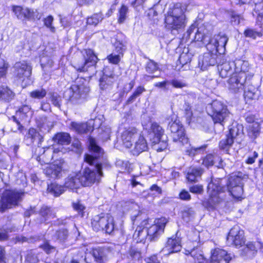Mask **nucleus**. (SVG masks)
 Listing matches in <instances>:
<instances>
[{
	"instance_id": "28",
	"label": "nucleus",
	"mask_w": 263,
	"mask_h": 263,
	"mask_svg": "<svg viewBox=\"0 0 263 263\" xmlns=\"http://www.w3.org/2000/svg\"><path fill=\"white\" fill-rule=\"evenodd\" d=\"M191 58L187 53L182 52L181 53L176 61L175 69L180 70L184 66L190 64Z\"/></svg>"
},
{
	"instance_id": "17",
	"label": "nucleus",
	"mask_w": 263,
	"mask_h": 263,
	"mask_svg": "<svg viewBox=\"0 0 263 263\" xmlns=\"http://www.w3.org/2000/svg\"><path fill=\"white\" fill-rule=\"evenodd\" d=\"M165 226L164 219H158L157 222L149 227V241H157L161 234L163 232Z\"/></svg>"
},
{
	"instance_id": "38",
	"label": "nucleus",
	"mask_w": 263,
	"mask_h": 263,
	"mask_svg": "<svg viewBox=\"0 0 263 263\" xmlns=\"http://www.w3.org/2000/svg\"><path fill=\"white\" fill-rule=\"evenodd\" d=\"M233 139L231 137L226 135L225 138L222 139L219 142V147L228 152L234 143Z\"/></svg>"
},
{
	"instance_id": "45",
	"label": "nucleus",
	"mask_w": 263,
	"mask_h": 263,
	"mask_svg": "<svg viewBox=\"0 0 263 263\" xmlns=\"http://www.w3.org/2000/svg\"><path fill=\"white\" fill-rule=\"evenodd\" d=\"M55 237L61 242L65 241L68 237V232L67 229H61L57 231Z\"/></svg>"
},
{
	"instance_id": "58",
	"label": "nucleus",
	"mask_w": 263,
	"mask_h": 263,
	"mask_svg": "<svg viewBox=\"0 0 263 263\" xmlns=\"http://www.w3.org/2000/svg\"><path fill=\"white\" fill-rule=\"evenodd\" d=\"M214 124L219 123L223 125L225 118L224 116H211Z\"/></svg>"
},
{
	"instance_id": "32",
	"label": "nucleus",
	"mask_w": 263,
	"mask_h": 263,
	"mask_svg": "<svg viewBox=\"0 0 263 263\" xmlns=\"http://www.w3.org/2000/svg\"><path fill=\"white\" fill-rule=\"evenodd\" d=\"M40 214L43 217L42 222H45L55 217V214L47 206H43L40 210Z\"/></svg>"
},
{
	"instance_id": "14",
	"label": "nucleus",
	"mask_w": 263,
	"mask_h": 263,
	"mask_svg": "<svg viewBox=\"0 0 263 263\" xmlns=\"http://www.w3.org/2000/svg\"><path fill=\"white\" fill-rule=\"evenodd\" d=\"M14 68L15 69L14 74L20 81L23 82L25 79L28 80L31 76L32 68L29 64L25 61L16 63Z\"/></svg>"
},
{
	"instance_id": "20",
	"label": "nucleus",
	"mask_w": 263,
	"mask_h": 263,
	"mask_svg": "<svg viewBox=\"0 0 263 263\" xmlns=\"http://www.w3.org/2000/svg\"><path fill=\"white\" fill-rule=\"evenodd\" d=\"M210 108L213 115H227L230 113L227 106L224 103L216 100L211 102Z\"/></svg>"
},
{
	"instance_id": "50",
	"label": "nucleus",
	"mask_w": 263,
	"mask_h": 263,
	"mask_svg": "<svg viewBox=\"0 0 263 263\" xmlns=\"http://www.w3.org/2000/svg\"><path fill=\"white\" fill-rule=\"evenodd\" d=\"M217 158V157H214L212 155H209L206 156V157L203 159V164L206 166H212L214 164V161Z\"/></svg>"
},
{
	"instance_id": "11",
	"label": "nucleus",
	"mask_w": 263,
	"mask_h": 263,
	"mask_svg": "<svg viewBox=\"0 0 263 263\" xmlns=\"http://www.w3.org/2000/svg\"><path fill=\"white\" fill-rule=\"evenodd\" d=\"M12 11L18 19L21 20H40L41 15L36 10L23 7L20 6H14Z\"/></svg>"
},
{
	"instance_id": "59",
	"label": "nucleus",
	"mask_w": 263,
	"mask_h": 263,
	"mask_svg": "<svg viewBox=\"0 0 263 263\" xmlns=\"http://www.w3.org/2000/svg\"><path fill=\"white\" fill-rule=\"evenodd\" d=\"M18 112L22 115L29 114L32 115V111L30 110V108L29 106L24 105L18 109Z\"/></svg>"
},
{
	"instance_id": "64",
	"label": "nucleus",
	"mask_w": 263,
	"mask_h": 263,
	"mask_svg": "<svg viewBox=\"0 0 263 263\" xmlns=\"http://www.w3.org/2000/svg\"><path fill=\"white\" fill-rule=\"evenodd\" d=\"M180 199L182 200H188L191 199V195L189 193L185 190H183L179 194Z\"/></svg>"
},
{
	"instance_id": "24",
	"label": "nucleus",
	"mask_w": 263,
	"mask_h": 263,
	"mask_svg": "<svg viewBox=\"0 0 263 263\" xmlns=\"http://www.w3.org/2000/svg\"><path fill=\"white\" fill-rule=\"evenodd\" d=\"M80 176L78 174H70L66 179L64 184L65 188L70 190L76 189L81 184Z\"/></svg>"
},
{
	"instance_id": "30",
	"label": "nucleus",
	"mask_w": 263,
	"mask_h": 263,
	"mask_svg": "<svg viewBox=\"0 0 263 263\" xmlns=\"http://www.w3.org/2000/svg\"><path fill=\"white\" fill-rule=\"evenodd\" d=\"M243 127L241 125L233 124L229 129V133L227 136L231 137L233 140L237 138L238 136L242 135Z\"/></svg>"
},
{
	"instance_id": "9",
	"label": "nucleus",
	"mask_w": 263,
	"mask_h": 263,
	"mask_svg": "<svg viewBox=\"0 0 263 263\" xmlns=\"http://www.w3.org/2000/svg\"><path fill=\"white\" fill-rule=\"evenodd\" d=\"M168 127L174 141H179L182 143L187 142V139L185 137L184 129L177 117L174 119H172L169 122Z\"/></svg>"
},
{
	"instance_id": "1",
	"label": "nucleus",
	"mask_w": 263,
	"mask_h": 263,
	"mask_svg": "<svg viewBox=\"0 0 263 263\" xmlns=\"http://www.w3.org/2000/svg\"><path fill=\"white\" fill-rule=\"evenodd\" d=\"M89 142V148L94 153V155H85L84 161L89 166L83 170L80 176L81 185L84 186H90L95 183L100 182L103 176L102 162L100 159L103 155V150L97 144L95 139L90 138Z\"/></svg>"
},
{
	"instance_id": "49",
	"label": "nucleus",
	"mask_w": 263,
	"mask_h": 263,
	"mask_svg": "<svg viewBox=\"0 0 263 263\" xmlns=\"http://www.w3.org/2000/svg\"><path fill=\"white\" fill-rule=\"evenodd\" d=\"M230 18L231 23L238 25L240 23V15L237 14L234 10L230 11Z\"/></svg>"
},
{
	"instance_id": "36",
	"label": "nucleus",
	"mask_w": 263,
	"mask_h": 263,
	"mask_svg": "<svg viewBox=\"0 0 263 263\" xmlns=\"http://www.w3.org/2000/svg\"><path fill=\"white\" fill-rule=\"evenodd\" d=\"M65 187L56 183H51L48 186V191L55 196H59L65 191Z\"/></svg>"
},
{
	"instance_id": "15",
	"label": "nucleus",
	"mask_w": 263,
	"mask_h": 263,
	"mask_svg": "<svg viewBox=\"0 0 263 263\" xmlns=\"http://www.w3.org/2000/svg\"><path fill=\"white\" fill-rule=\"evenodd\" d=\"M243 246L240 250V255L246 258H252L255 256L257 250L262 248V244L259 241L248 242Z\"/></svg>"
},
{
	"instance_id": "34",
	"label": "nucleus",
	"mask_w": 263,
	"mask_h": 263,
	"mask_svg": "<svg viewBox=\"0 0 263 263\" xmlns=\"http://www.w3.org/2000/svg\"><path fill=\"white\" fill-rule=\"evenodd\" d=\"M260 134V125L258 123H253L249 127L248 135L253 140H255Z\"/></svg>"
},
{
	"instance_id": "55",
	"label": "nucleus",
	"mask_w": 263,
	"mask_h": 263,
	"mask_svg": "<svg viewBox=\"0 0 263 263\" xmlns=\"http://www.w3.org/2000/svg\"><path fill=\"white\" fill-rule=\"evenodd\" d=\"M61 100V97L57 93H53L51 95V101L54 106L59 107L60 106V103Z\"/></svg>"
},
{
	"instance_id": "48",
	"label": "nucleus",
	"mask_w": 263,
	"mask_h": 263,
	"mask_svg": "<svg viewBox=\"0 0 263 263\" xmlns=\"http://www.w3.org/2000/svg\"><path fill=\"white\" fill-rule=\"evenodd\" d=\"M53 21V18L52 16L49 15L44 20V24L45 26L49 28L51 32H54L55 31V28L52 25Z\"/></svg>"
},
{
	"instance_id": "47",
	"label": "nucleus",
	"mask_w": 263,
	"mask_h": 263,
	"mask_svg": "<svg viewBox=\"0 0 263 263\" xmlns=\"http://www.w3.org/2000/svg\"><path fill=\"white\" fill-rule=\"evenodd\" d=\"M195 214L194 210L191 208H186L182 211L183 219L187 221L190 220V218L192 217Z\"/></svg>"
},
{
	"instance_id": "29",
	"label": "nucleus",
	"mask_w": 263,
	"mask_h": 263,
	"mask_svg": "<svg viewBox=\"0 0 263 263\" xmlns=\"http://www.w3.org/2000/svg\"><path fill=\"white\" fill-rule=\"evenodd\" d=\"M14 96V93L8 87L0 85V99L9 101Z\"/></svg>"
},
{
	"instance_id": "12",
	"label": "nucleus",
	"mask_w": 263,
	"mask_h": 263,
	"mask_svg": "<svg viewBox=\"0 0 263 263\" xmlns=\"http://www.w3.org/2000/svg\"><path fill=\"white\" fill-rule=\"evenodd\" d=\"M85 53L86 55L84 57V60L74 66L76 70L79 72L86 71L89 67L94 66L97 63L98 58L92 50H86Z\"/></svg>"
},
{
	"instance_id": "40",
	"label": "nucleus",
	"mask_w": 263,
	"mask_h": 263,
	"mask_svg": "<svg viewBox=\"0 0 263 263\" xmlns=\"http://www.w3.org/2000/svg\"><path fill=\"white\" fill-rule=\"evenodd\" d=\"M243 184L241 185H238L236 187V188L233 187V189L228 190V191L234 198L239 199L242 198V196L243 195Z\"/></svg>"
},
{
	"instance_id": "27",
	"label": "nucleus",
	"mask_w": 263,
	"mask_h": 263,
	"mask_svg": "<svg viewBox=\"0 0 263 263\" xmlns=\"http://www.w3.org/2000/svg\"><path fill=\"white\" fill-rule=\"evenodd\" d=\"M202 173L203 170L200 167L191 166L187 170L186 178L189 181L195 182L197 178L200 177Z\"/></svg>"
},
{
	"instance_id": "52",
	"label": "nucleus",
	"mask_w": 263,
	"mask_h": 263,
	"mask_svg": "<svg viewBox=\"0 0 263 263\" xmlns=\"http://www.w3.org/2000/svg\"><path fill=\"white\" fill-rule=\"evenodd\" d=\"M170 84L173 87L176 88H182L187 86L185 83L177 79L172 80L170 82Z\"/></svg>"
},
{
	"instance_id": "3",
	"label": "nucleus",
	"mask_w": 263,
	"mask_h": 263,
	"mask_svg": "<svg viewBox=\"0 0 263 263\" xmlns=\"http://www.w3.org/2000/svg\"><path fill=\"white\" fill-rule=\"evenodd\" d=\"M186 11V7L181 3H176L169 8L164 20L166 29L172 32L184 30L187 23Z\"/></svg>"
},
{
	"instance_id": "44",
	"label": "nucleus",
	"mask_w": 263,
	"mask_h": 263,
	"mask_svg": "<svg viewBox=\"0 0 263 263\" xmlns=\"http://www.w3.org/2000/svg\"><path fill=\"white\" fill-rule=\"evenodd\" d=\"M47 91L45 89L41 88L34 90L30 92V97L34 99H41L46 95Z\"/></svg>"
},
{
	"instance_id": "8",
	"label": "nucleus",
	"mask_w": 263,
	"mask_h": 263,
	"mask_svg": "<svg viewBox=\"0 0 263 263\" xmlns=\"http://www.w3.org/2000/svg\"><path fill=\"white\" fill-rule=\"evenodd\" d=\"M23 193L16 190H6L3 194L1 202L3 210L18 205L22 200Z\"/></svg>"
},
{
	"instance_id": "2",
	"label": "nucleus",
	"mask_w": 263,
	"mask_h": 263,
	"mask_svg": "<svg viewBox=\"0 0 263 263\" xmlns=\"http://www.w3.org/2000/svg\"><path fill=\"white\" fill-rule=\"evenodd\" d=\"M254 76L248 62L238 60L235 63L234 71L227 80L228 90L234 94L244 91L246 87L250 85Z\"/></svg>"
},
{
	"instance_id": "46",
	"label": "nucleus",
	"mask_w": 263,
	"mask_h": 263,
	"mask_svg": "<svg viewBox=\"0 0 263 263\" xmlns=\"http://www.w3.org/2000/svg\"><path fill=\"white\" fill-rule=\"evenodd\" d=\"M206 147V145H204L199 147H191L186 151V153L189 156L194 157L196 154L201 153L203 152Z\"/></svg>"
},
{
	"instance_id": "39",
	"label": "nucleus",
	"mask_w": 263,
	"mask_h": 263,
	"mask_svg": "<svg viewBox=\"0 0 263 263\" xmlns=\"http://www.w3.org/2000/svg\"><path fill=\"white\" fill-rule=\"evenodd\" d=\"M128 12V7L122 5L118 10V22L120 24L123 23L127 17V13Z\"/></svg>"
},
{
	"instance_id": "7",
	"label": "nucleus",
	"mask_w": 263,
	"mask_h": 263,
	"mask_svg": "<svg viewBox=\"0 0 263 263\" xmlns=\"http://www.w3.org/2000/svg\"><path fill=\"white\" fill-rule=\"evenodd\" d=\"M94 230L105 231L106 233L111 234L115 228L113 217L109 214H103L96 215L91 222Z\"/></svg>"
},
{
	"instance_id": "43",
	"label": "nucleus",
	"mask_w": 263,
	"mask_h": 263,
	"mask_svg": "<svg viewBox=\"0 0 263 263\" xmlns=\"http://www.w3.org/2000/svg\"><path fill=\"white\" fill-rule=\"evenodd\" d=\"M103 19V14L101 13H95L87 18V23L88 25L96 26Z\"/></svg>"
},
{
	"instance_id": "57",
	"label": "nucleus",
	"mask_w": 263,
	"mask_h": 263,
	"mask_svg": "<svg viewBox=\"0 0 263 263\" xmlns=\"http://www.w3.org/2000/svg\"><path fill=\"white\" fill-rule=\"evenodd\" d=\"M129 254L133 258L138 259L141 257V253L137 249L131 248L129 251Z\"/></svg>"
},
{
	"instance_id": "33",
	"label": "nucleus",
	"mask_w": 263,
	"mask_h": 263,
	"mask_svg": "<svg viewBox=\"0 0 263 263\" xmlns=\"http://www.w3.org/2000/svg\"><path fill=\"white\" fill-rule=\"evenodd\" d=\"M70 126L72 129L79 134L86 133L90 128V127L85 123H78L73 122L71 123Z\"/></svg>"
},
{
	"instance_id": "4",
	"label": "nucleus",
	"mask_w": 263,
	"mask_h": 263,
	"mask_svg": "<svg viewBox=\"0 0 263 263\" xmlns=\"http://www.w3.org/2000/svg\"><path fill=\"white\" fill-rule=\"evenodd\" d=\"M220 185V179L212 180L208 184V192L209 194V198L203 201L202 204L209 211L215 210L221 201L218 194L224 192L226 187Z\"/></svg>"
},
{
	"instance_id": "18",
	"label": "nucleus",
	"mask_w": 263,
	"mask_h": 263,
	"mask_svg": "<svg viewBox=\"0 0 263 263\" xmlns=\"http://www.w3.org/2000/svg\"><path fill=\"white\" fill-rule=\"evenodd\" d=\"M90 254L93 256L96 263H107L110 251L105 248L96 247L92 249Z\"/></svg>"
},
{
	"instance_id": "26",
	"label": "nucleus",
	"mask_w": 263,
	"mask_h": 263,
	"mask_svg": "<svg viewBox=\"0 0 263 263\" xmlns=\"http://www.w3.org/2000/svg\"><path fill=\"white\" fill-rule=\"evenodd\" d=\"M181 248L180 240L179 238H169L166 242L165 249L172 253L180 251Z\"/></svg>"
},
{
	"instance_id": "62",
	"label": "nucleus",
	"mask_w": 263,
	"mask_h": 263,
	"mask_svg": "<svg viewBox=\"0 0 263 263\" xmlns=\"http://www.w3.org/2000/svg\"><path fill=\"white\" fill-rule=\"evenodd\" d=\"M149 72H153L158 69V66L153 60L149 59Z\"/></svg>"
},
{
	"instance_id": "5",
	"label": "nucleus",
	"mask_w": 263,
	"mask_h": 263,
	"mask_svg": "<svg viewBox=\"0 0 263 263\" xmlns=\"http://www.w3.org/2000/svg\"><path fill=\"white\" fill-rule=\"evenodd\" d=\"M149 138L152 148L157 152H162L167 147V137L164 135V130L157 123L152 124L149 132Z\"/></svg>"
},
{
	"instance_id": "22",
	"label": "nucleus",
	"mask_w": 263,
	"mask_h": 263,
	"mask_svg": "<svg viewBox=\"0 0 263 263\" xmlns=\"http://www.w3.org/2000/svg\"><path fill=\"white\" fill-rule=\"evenodd\" d=\"M245 175L240 172L232 174L229 178L227 183V190L233 189L238 185L243 184V179Z\"/></svg>"
},
{
	"instance_id": "6",
	"label": "nucleus",
	"mask_w": 263,
	"mask_h": 263,
	"mask_svg": "<svg viewBox=\"0 0 263 263\" xmlns=\"http://www.w3.org/2000/svg\"><path fill=\"white\" fill-rule=\"evenodd\" d=\"M89 87L84 84H74L67 89L64 97L73 104L80 103L89 92Z\"/></svg>"
},
{
	"instance_id": "54",
	"label": "nucleus",
	"mask_w": 263,
	"mask_h": 263,
	"mask_svg": "<svg viewBox=\"0 0 263 263\" xmlns=\"http://www.w3.org/2000/svg\"><path fill=\"white\" fill-rule=\"evenodd\" d=\"M107 59L109 63L117 64L120 61V54L118 53V55L111 53L107 56Z\"/></svg>"
},
{
	"instance_id": "42",
	"label": "nucleus",
	"mask_w": 263,
	"mask_h": 263,
	"mask_svg": "<svg viewBox=\"0 0 263 263\" xmlns=\"http://www.w3.org/2000/svg\"><path fill=\"white\" fill-rule=\"evenodd\" d=\"M40 63L41 67L44 70H48V69L51 68L53 62L50 57L48 56L42 55L40 59Z\"/></svg>"
},
{
	"instance_id": "63",
	"label": "nucleus",
	"mask_w": 263,
	"mask_h": 263,
	"mask_svg": "<svg viewBox=\"0 0 263 263\" xmlns=\"http://www.w3.org/2000/svg\"><path fill=\"white\" fill-rule=\"evenodd\" d=\"M6 251L5 248L0 246V263H6Z\"/></svg>"
},
{
	"instance_id": "13",
	"label": "nucleus",
	"mask_w": 263,
	"mask_h": 263,
	"mask_svg": "<svg viewBox=\"0 0 263 263\" xmlns=\"http://www.w3.org/2000/svg\"><path fill=\"white\" fill-rule=\"evenodd\" d=\"M227 240L237 248L242 247L245 243L243 231L238 226H234L229 233Z\"/></svg>"
},
{
	"instance_id": "21",
	"label": "nucleus",
	"mask_w": 263,
	"mask_h": 263,
	"mask_svg": "<svg viewBox=\"0 0 263 263\" xmlns=\"http://www.w3.org/2000/svg\"><path fill=\"white\" fill-rule=\"evenodd\" d=\"M62 166L60 164H51L44 169L46 175L51 179L60 178L62 176Z\"/></svg>"
},
{
	"instance_id": "53",
	"label": "nucleus",
	"mask_w": 263,
	"mask_h": 263,
	"mask_svg": "<svg viewBox=\"0 0 263 263\" xmlns=\"http://www.w3.org/2000/svg\"><path fill=\"white\" fill-rule=\"evenodd\" d=\"M8 68V64L5 60L0 58V79L5 76Z\"/></svg>"
},
{
	"instance_id": "60",
	"label": "nucleus",
	"mask_w": 263,
	"mask_h": 263,
	"mask_svg": "<svg viewBox=\"0 0 263 263\" xmlns=\"http://www.w3.org/2000/svg\"><path fill=\"white\" fill-rule=\"evenodd\" d=\"M151 192H153V195L157 196L162 193L161 189L156 184H153L150 188Z\"/></svg>"
},
{
	"instance_id": "10",
	"label": "nucleus",
	"mask_w": 263,
	"mask_h": 263,
	"mask_svg": "<svg viewBox=\"0 0 263 263\" xmlns=\"http://www.w3.org/2000/svg\"><path fill=\"white\" fill-rule=\"evenodd\" d=\"M229 38L226 34L219 32L214 34L209 40V44L214 46L216 54L224 57L223 54L226 51V46L228 42Z\"/></svg>"
},
{
	"instance_id": "16",
	"label": "nucleus",
	"mask_w": 263,
	"mask_h": 263,
	"mask_svg": "<svg viewBox=\"0 0 263 263\" xmlns=\"http://www.w3.org/2000/svg\"><path fill=\"white\" fill-rule=\"evenodd\" d=\"M231 258L226 250L217 248L211 251L210 263H229Z\"/></svg>"
},
{
	"instance_id": "41",
	"label": "nucleus",
	"mask_w": 263,
	"mask_h": 263,
	"mask_svg": "<svg viewBox=\"0 0 263 263\" xmlns=\"http://www.w3.org/2000/svg\"><path fill=\"white\" fill-rule=\"evenodd\" d=\"M120 36H121V34L118 35L117 38L116 39V41L114 43V45L117 52L122 55L123 52L126 49V46L125 42L120 40Z\"/></svg>"
},
{
	"instance_id": "25",
	"label": "nucleus",
	"mask_w": 263,
	"mask_h": 263,
	"mask_svg": "<svg viewBox=\"0 0 263 263\" xmlns=\"http://www.w3.org/2000/svg\"><path fill=\"white\" fill-rule=\"evenodd\" d=\"M147 133L146 129L141 132L138 140L135 143L134 154L138 155L143 151L146 150L147 148V142L144 136L146 135Z\"/></svg>"
},
{
	"instance_id": "35",
	"label": "nucleus",
	"mask_w": 263,
	"mask_h": 263,
	"mask_svg": "<svg viewBox=\"0 0 263 263\" xmlns=\"http://www.w3.org/2000/svg\"><path fill=\"white\" fill-rule=\"evenodd\" d=\"M243 34L247 37L255 40L257 37L260 38L263 36V30L256 31L253 29L247 28L244 30Z\"/></svg>"
},
{
	"instance_id": "19",
	"label": "nucleus",
	"mask_w": 263,
	"mask_h": 263,
	"mask_svg": "<svg viewBox=\"0 0 263 263\" xmlns=\"http://www.w3.org/2000/svg\"><path fill=\"white\" fill-rule=\"evenodd\" d=\"M137 135V131L136 128L129 127L125 129L121 135L123 145L126 148H130Z\"/></svg>"
},
{
	"instance_id": "56",
	"label": "nucleus",
	"mask_w": 263,
	"mask_h": 263,
	"mask_svg": "<svg viewBox=\"0 0 263 263\" xmlns=\"http://www.w3.org/2000/svg\"><path fill=\"white\" fill-rule=\"evenodd\" d=\"M190 191L195 194H202L203 192V186L201 185H195L190 187Z\"/></svg>"
},
{
	"instance_id": "61",
	"label": "nucleus",
	"mask_w": 263,
	"mask_h": 263,
	"mask_svg": "<svg viewBox=\"0 0 263 263\" xmlns=\"http://www.w3.org/2000/svg\"><path fill=\"white\" fill-rule=\"evenodd\" d=\"M42 248L48 254L55 251V248L50 246L48 243L44 244Z\"/></svg>"
},
{
	"instance_id": "23",
	"label": "nucleus",
	"mask_w": 263,
	"mask_h": 263,
	"mask_svg": "<svg viewBox=\"0 0 263 263\" xmlns=\"http://www.w3.org/2000/svg\"><path fill=\"white\" fill-rule=\"evenodd\" d=\"M115 81L116 78L115 75L110 74V76H107L103 74L100 79V88L102 90L109 91L112 89L113 84Z\"/></svg>"
},
{
	"instance_id": "37",
	"label": "nucleus",
	"mask_w": 263,
	"mask_h": 263,
	"mask_svg": "<svg viewBox=\"0 0 263 263\" xmlns=\"http://www.w3.org/2000/svg\"><path fill=\"white\" fill-rule=\"evenodd\" d=\"M26 139H30V141L28 144L33 143L35 140H37L39 142H41L42 137L41 135L37 133L34 128L29 129L27 135L26 136Z\"/></svg>"
},
{
	"instance_id": "31",
	"label": "nucleus",
	"mask_w": 263,
	"mask_h": 263,
	"mask_svg": "<svg viewBox=\"0 0 263 263\" xmlns=\"http://www.w3.org/2000/svg\"><path fill=\"white\" fill-rule=\"evenodd\" d=\"M55 143L60 145H67L70 142V137L67 133H59L57 134L53 138Z\"/></svg>"
},
{
	"instance_id": "51",
	"label": "nucleus",
	"mask_w": 263,
	"mask_h": 263,
	"mask_svg": "<svg viewBox=\"0 0 263 263\" xmlns=\"http://www.w3.org/2000/svg\"><path fill=\"white\" fill-rule=\"evenodd\" d=\"M190 254L195 261L197 260L198 261V263H206V261L204 259L202 255L196 254L195 251H191Z\"/></svg>"
}]
</instances>
